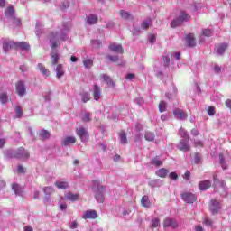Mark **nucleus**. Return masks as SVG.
<instances>
[{
  "label": "nucleus",
  "mask_w": 231,
  "mask_h": 231,
  "mask_svg": "<svg viewBox=\"0 0 231 231\" xmlns=\"http://www.w3.org/2000/svg\"><path fill=\"white\" fill-rule=\"evenodd\" d=\"M6 156L7 158L23 159V158H30V153L28 152V151L24 150V148H19L16 151L8 150L6 152Z\"/></svg>",
  "instance_id": "2"
},
{
  "label": "nucleus",
  "mask_w": 231,
  "mask_h": 231,
  "mask_svg": "<svg viewBox=\"0 0 231 231\" xmlns=\"http://www.w3.org/2000/svg\"><path fill=\"white\" fill-rule=\"evenodd\" d=\"M154 133L152 132H146L145 133V140H147L148 142H152L154 141Z\"/></svg>",
  "instance_id": "43"
},
{
  "label": "nucleus",
  "mask_w": 231,
  "mask_h": 231,
  "mask_svg": "<svg viewBox=\"0 0 231 231\" xmlns=\"http://www.w3.org/2000/svg\"><path fill=\"white\" fill-rule=\"evenodd\" d=\"M101 95H102V89L98 87V85H94V88H93L94 100L96 101L100 100Z\"/></svg>",
  "instance_id": "18"
},
{
  "label": "nucleus",
  "mask_w": 231,
  "mask_h": 231,
  "mask_svg": "<svg viewBox=\"0 0 231 231\" xmlns=\"http://www.w3.org/2000/svg\"><path fill=\"white\" fill-rule=\"evenodd\" d=\"M152 165H155V167H161V165H163V162L158 157L152 159Z\"/></svg>",
  "instance_id": "39"
},
{
  "label": "nucleus",
  "mask_w": 231,
  "mask_h": 231,
  "mask_svg": "<svg viewBox=\"0 0 231 231\" xmlns=\"http://www.w3.org/2000/svg\"><path fill=\"white\" fill-rule=\"evenodd\" d=\"M6 17H14V14H15V10L13 6L8 7L5 12Z\"/></svg>",
  "instance_id": "35"
},
{
  "label": "nucleus",
  "mask_w": 231,
  "mask_h": 231,
  "mask_svg": "<svg viewBox=\"0 0 231 231\" xmlns=\"http://www.w3.org/2000/svg\"><path fill=\"white\" fill-rule=\"evenodd\" d=\"M181 24H183V23L180 21V17L173 20L171 23V28H178V26H181Z\"/></svg>",
  "instance_id": "32"
},
{
  "label": "nucleus",
  "mask_w": 231,
  "mask_h": 231,
  "mask_svg": "<svg viewBox=\"0 0 231 231\" xmlns=\"http://www.w3.org/2000/svg\"><path fill=\"white\" fill-rule=\"evenodd\" d=\"M12 189L16 196H23V188L18 184H13Z\"/></svg>",
  "instance_id": "28"
},
{
  "label": "nucleus",
  "mask_w": 231,
  "mask_h": 231,
  "mask_svg": "<svg viewBox=\"0 0 231 231\" xmlns=\"http://www.w3.org/2000/svg\"><path fill=\"white\" fill-rule=\"evenodd\" d=\"M179 18L180 19L181 23H185V21H190V15L186 14L185 11L180 12Z\"/></svg>",
  "instance_id": "30"
},
{
  "label": "nucleus",
  "mask_w": 231,
  "mask_h": 231,
  "mask_svg": "<svg viewBox=\"0 0 231 231\" xmlns=\"http://www.w3.org/2000/svg\"><path fill=\"white\" fill-rule=\"evenodd\" d=\"M204 224L206 225V226H212V220H210L209 218H205Z\"/></svg>",
  "instance_id": "60"
},
{
  "label": "nucleus",
  "mask_w": 231,
  "mask_h": 231,
  "mask_svg": "<svg viewBox=\"0 0 231 231\" xmlns=\"http://www.w3.org/2000/svg\"><path fill=\"white\" fill-rule=\"evenodd\" d=\"M228 49V44L227 43H220L216 47V51L218 53V55H223L225 51Z\"/></svg>",
  "instance_id": "19"
},
{
  "label": "nucleus",
  "mask_w": 231,
  "mask_h": 231,
  "mask_svg": "<svg viewBox=\"0 0 231 231\" xmlns=\"http://www.w3.org/2000/svg\"><path fill=\"white\" fill-rule=\"evenodd\" d=\"M92 42V46L94 48H100V46H102V42H100V40H94L91 42Z\"/></svg>",
  "instance_id": "49"
},
{
  "label": "nucleus",
  "mask_w": 231,
  "mask_h": 231,
  "mask_svg": "<svg viewBox=\"0 0 231 231\" xmlns=\"http://www.w3.org/2000/svg\"><path fill=\"white\" fill-rule=\"evenodd\" d=\"M37 69L40 70L42 75H43V77H50V70H48V69H46L42 63H39Z\"/></svg>",
  "instance_id": "22"
},
{
  "label": "nucleus",
  "mask_w": 231,
  "mask_h": 231,
  "mask_svg": "<svg viewBox=\"0 0 231 231\" xmlns=\"http://www.w3.org/2000/svg\"><path fill=\"white\" fill-rule=\"evenodd\" d=\"M15 50H23L25 51H28L30 50V43L27 42H15Z\"/></svg>",
  "instance_id": "15"
},
{
  "label": "nucleus",
  "mask_w": 231,
  "mask_h": 231,
  "mask_svg": "<svg viewBox=\"0 0 231 231\" xmlns=\"http://www.w3.org/2000/svg\"><path fill=\"white\" fill-rule=\"evenodd\" d=\"M55 187H57V189H68V187H69V183H68V181L64 180H59L54 183Z\"/></svg>",
  "instance_id": "21"
},
{
  "label": "nucleus",
  "mask_w": 231,
  "mask_h": 231,
  "mask_svg": "<svg viewBox=\"0 0 231 231\" xmlns=\"http://www.w3.org/2000/svg\"><path fill=\"white\" fill-rule=\"evenodd\" d=\"M90 98H91V96L89 95L88 92H84L81 94L82 102H84V103L89 102Z\"/></svg>",
  "instance_id": "38"
},
{
  "label": "nucleus",
  "mask_w": 231,
  "mask_h": 231,
  "mask_svg": "<svg viewBox=\"0 0 231 231\" xmlns=\"http://www.w3.org/2000/svg\"><path fill=\"white\" fill-rule=\"evenodd\" d=\"M202 33L205 37H210V35H212V30L205 29Z\"/></svg>",
  "instance_id": "54"
},
{
  "label": "nucleus",
  "mask_w": 231,
  "mask_h": 231,
  "mask_svg": "<svg viewBox=\"0 0 231 231\" xmlns=\"http://www.w3.org/2000/svg\"><path fill=\"white\" fill-rule=\"evenodd\" d=\"M75 142H77V139L75 138V136H67L62 139L61 145L63 147H68V145H71L75 143Z\"/></svg>",
  "instance_id": "14"
},
{
  "label": "nucleus",
  "mask_w": 231,
  "mask_h": 231,
  "mask_svg": "<svg viewBox=\"0 0 231 231\" xmlns=\"http://www.w3.org/2000/svg\"><path fill=\"white\" fill-rule=\"evenodd\" d=\"M51 59H59V51H52L51 53Z\"/></svg>",
  "instance_id": "58"
},
{
  "label": "nucleus",
  "mask_w": 231,
  "mask_h": 231,
  "mask_svg": "<svg viewBox=\"0 0 231 231\" xmlns=\"http://www.w3.org/2000/svg\"><path fill=\"white\" fill-rule=\"evenodd\" d=\"M79 198H80V195H79V193L73 194L72 192H69L66 196V199L69 201H72V202L79 201Z\"/></svg>",
  "instance_id": "24"
},
{
  "label": "nucleus",
  "mask_w": 231,
  "mask_h": 231,
  "mask_svg": "<svg viewBox=\"0 0 231 231\" xmlns=\"http://www.w3.org/2000/svg\"><path fill=\"white\" fill-rule=\"evenodd\" d=\"M209 210L213 216L219 214V210H221V204H219V202H217L216 199H212L210 202Z\"/></svg>",
  "instance_id": "7"
},
{
  "label": "nucleus",
  "mask_w": 231,
  "mask_h": 231,
  "mask_svg": "<svg viewBox=\"0 0 231 231\" xmlns=\"http://www.w3.org/2000/svg\"><path fill=\"white\" fill-rule=\"evenodd\" d=\"M152 187H162V185H163V180L157 179V180H153L151 182Z\"/></svg>",
  "instance_id": "41"
},
{
  "label": "nucleus",
  "mask_w": 231,
  "mask_h": 231,
  "mask_svg": "<svg viewBox=\"0 0 231 231\" xmlns=\"http://www.w3.org/2000/svg\"><path fill=\"white\" fill-rule=\"evenodd\" d=\"M15 114H16V118H21L23 116V109L21 108V106L15 107Z\"/></svg>",
  "instance_id": "48"
},
{
  "label": "nucleus",
  "mask_w": 231,
  "mask_h": 231,
  "mask_svg": "<svg viewBox=\"0 0 231 231\" xmlns=\"http://www.w3.org/2000/svg\"><path fill=\"white\" fill-rule=\"evenodd\" d=\"M210 187H212V181H210V180H206L199 183V190H207L210 189Z\"/></svg>",
  "instance_id": "17"
},
{
  "label": "nucleus",
  "mask_w": 231,
  "mask_h": 231,
  "mask_svg": "<svg viewBox=\"0 0 231 231\" xmlns=\"http://www.w3.org/2000/svg\"><path fill=\"white\" fill-rule=\"evenodd\" d=\"M219 160H220V165L222 169H228V166L226 165V162H225V155L223 153L219 154Z\"/></svg>",
  "instance_id": "37"
},
{
  "label": "nucleus",
  "mask_w": 231,
  "mask_h": 231,
  "mask_svg": "<svg viewBox=\"0 0 231 231\" xmlns=\"http://www.w3.org/2000/svg\"><path fill=\"white\" fill-rule=\"evenodd\" d=\"M59 207H60V210L64 211V210H66V208H68V204L62 203L61 201H60Z\"/></svg>",
  "instance_id": "56"
},
{
  "label": "nucleus",
  "mask_w": 231,
  "mask_h": 231,
  "mask_svg": "<svg viewBox=\"0 0 231 231\" xmlns=\"http://www.w3.org/2000/svg\"><path fill=\"white\" fill-rule=\"evenodd\" d=\"M160 226V219L154 218L152 222V228H158Z\"/></svg>",
  "instance_id": "50"
},
{
  "label": "nucleus",
  "mask_w": 231,
  "mask_h": 231,
  "mask_svg": "<svg viewBox=\"0 0 231 231\" xmlns=\"http://www.w3.org/2000/svg\"><path fill=\"white\" fill-rule=\"evenodd\" d=\"M109 50L114 51V53H124V48L120 44H111Z\"/></svg>",
  "instance_id": "20"
},
{
  "label": "nucleus",
  "mask_w": 231,
  "mask_h": 231,
  "mask_svg": "<svg viewBox=\"0 0 231 231\" xmlns=\"http://www.w3.org/2000/svg\"><path fill=\"white\" fill-rule=\"evenodd\" d=\"M87 23L88 24H97L98 23V16L95 14H90L87 19Z\"/></svg>",
  "instance_id": "27"
},
{
  "label": "nucleus",
  "mask_w": 231,
  "mask_h": 231,
  "mask_svg": "<svg viewBox=\"0 0 231 231\" xmlns=\"http://www.w3.org/2000/svg\"><path fill=\"white\" fill-rule=\"evenodd\" d=\"M43 192L45 196H51V194H53V192H55V189H53V187L49 186L43 188Z\"/></svg>",
  "instance_id": "34"
},
{
  "label": "nucleus",
  "mask_w": 231,
  "mask_h": 231,
  "mask_svg": "<svg viewBox=\"0 0 231 231\" xmlns=\"http://www.w3.org/2000/svg\"><path fill=\"white\" fill-rule=\"evenodd\" d=\"M119 14H120L122 19L127 20V19L131 18V14H129V12H125V11L122 10L119 12Z\"/></svg>",
  "instance_id": "45"
},
{
  "label": "nucleus",
  "mask_w": 231,
  "mask_h": 231,
  "mask_svg": "<svg viewBox=\"0 0 231 231\" xmlns=\"http://www.w3.org/2000/svg\"><path fill=\"white\" fill-rule=\"evenodd\" d=\"M17 172H18V174H24L26 172V171L24 170V168L22 165H18Z\"/></svg>",
  "instance_id": "57"
},
{
  "label": "nucleus",
  "mask_w": 231,
  "mask_h": 231,
  "mask_svg": "<svg viewBox=\"0 0 231 231\" xmlns=\"http://www.w3.org/2000/svg\"><path fill=\"white\" fill-rule=\"evenodd\" d=\"M213 69H214L215 73H217V75H219V73H221L222 68H221V66L215 64L213 67Z\"/></svg>",
  "instance_id": "53"
},
{
  "label": "nucleus",
  "mask_w": 231,
  "mask_h": 231,
  "mask_svg": "<svg viewBox=\"0 0 231 231\" xmlns=\"http://www.w3.org/2000/svg\"><path fill=\"white\" fill-rule=\"evenodd\" d=\"M80 118H81L82 122H85V123L91 122V113H89L88 111L82 112Z\"/></svg>",
  "instance_id": "25"
},
{
  "label": "nucleus",
  "mask_w": 231,
  "mask_h": 231,
  "mask_svg": "<svg viewBox=\"0 0 231 231\" xmlns=\"http://www.w3.org/2000/svg\"><path fill=\"white\" fill-rule=\"evenodd\" d=\"M85 68H91L93 66V60L87 59L83 61Z\"/></svg>",
  "instance_id": "46"
},
{
  "label": "nucleus",
  "mask_w": 231,
  "mask_h": 231,
  "mask_svg": "<svg viewBox=\"0 0 231 231\" xmlns=\"http://www.w3.org/2000/svg\"><path fill=\"white\" fill-rule=\"evenodd\" d=\"M101 78L105 82H106L107 86H109L110 88H115V82H113V79H111L108 75L103 74Z\"/></svg>",
  "instance_id": "26"
},
{
  "label": "nucleus",
  "mask_w": 231,
  "mask_h": 231,
  "mask_svg": "<svg viewBox=\"0 0 231 231\" xmlns=\"http://www.w3.org/2000/svg\"><path fill=\"white\" fill-rule=\"evenodd\" d=\"M141 204L145 208H149V207H151V200H149V197L146 195L143 196L141 199Z\"/></svg>",
  "instance_id": "29"
},
{
  "label": "nucleus",
  "mask_w": 231,
  "mask_h": 231,
  "mask_svg": "<svg viewBox=\"0 0 231 231\" xmlns=\"http://www.w3.org/2000/svg\"><path fill=\"white\" fill-rule=\"evenodd\" d=\"M3 50L6 53L10 50H15V42L14 41H5L3 43Z\"/></svg>",
  "instance_id": "12"
},
{
  "label": "nucleus",
  "mask_w": 231,
  "mask_h": 231,
  "mask_svg": "<svg viewBox=\"0 0 231 231\" xmlns=\"http://www.w3.org/2000/svg\"><path fill=\"white\" fill-rule=\"evenodd\" d=\"M92 190L95 192V198L98 203H104V192L106 187L100 186L99 180H92Z\"/></svg>",
  "instance_id": "1"
},
{
  "label": "nucleus",
  "mask_w": 231,
  "mask_h": 231,
  "mask_svg": "<svg viewBox=\"0 0 231 231\" xmlns=\"http://www.w3.org/2000/svg\"><path fill=\"white\" fill-rule=\"evenodd\" d=\"M121 143H127V135L125 132H121L119 134Z\"/></svg>",
  "instance_id": "44"
},
{
  "label": "nucleus",
  "mask_w": 231,
  "mask_h": 231,
  "mask_svg": "<svg viewBox=\"0 0 231 231\" xmlns=\"http://www.w3.org/2000/svg\"><path fill=\"white\" fill-rule=\"evenodd\" d=\"M40 136H41L42 140H48V138H50V132H48L46 130H42L40 132Z\"/></svg>",
  "instance_id": "42"
},
{
  "label": "nucleus",
  "mask_w": 231,
  "mask_h": 231,
  "mask_svg": "<svg viewBox=\"0 0 231 231\" xmlns=\"http://www.w3.org/2000/svg\"><path fill=\"white\" fill-rule=\"evenodd\" d=\"M57 62H59L58 59L52 60V66H54L57 79H62V77H64V67L62 64L57 65Z\"/></svg>",
  "instance_id": "4"
},
{
  "label": "nucleus",
  "mask_w": 231,
  "mask_h": 231,
  "mask_svg": "<svg viewBox=\"0 0 231 231\" xmlns=\"http://www.w3.org/2000/svg\"><path fill=\"white\" fill-rule=\"evenodd\" d=\"M173 116L177 120H187V116H188L187 112L180 108H176L173 111Z\"/></svg>",
  "instance_id": "11"
},
{
  "label": "nucleus",
  "mask_w": 231,
  "mask_h": 231,
  "mask_svg": "<svg viewBox=\"0 0 231 231\" xmlns=\"http://www.w3.org/2000/svg\"><path fill=\"white\" fill-rule=\"evenodd\" d=\"M195 231H205V229H203V226H201V225H198L195 226Z\"/></svg>",
  "instance_id": "63"
},
{
  "label": "nucleus",
  "mask_w": 231,
  "mask_h": 231,
  "mask_svg": "<svg viewBox=\"0 0 231 231\" xmlns=\"http://www.w3.org/2000/svg\"><path fill=\"white\" fill-rule=\"evenodd\" d=\"M160 113H165L167 111V103L165 101H161L159 104Z\"/></svg>",
  "instance_id": "36"
},
{
  "label": "nucleus",
  "mask_w": 231,
  "mask_h": 231,
  "mask_svg": "<svg viewBox=\"0 0 231 231\" xmlns=\"http://www.w3.org/2000/svg\"><path fill=\"white\" fill-rule=\"evenodd\" d=\"M180 151H183V152H187L190 151V144H189V138L181 139L180 142L177 145Z\"/></svg>",
  "instance_id": "6"
},
{
  "label": "nucleus",
  "mask_w": 231,
  "mask_h": 231,
  "mask_svg": "<svg viewBox=\"0 0 231 231\" xmlns=\"http://www.w3.org/2000/svg\"><path fill=\"white\" fill-rule=\"evenodd\" d=\"M164 227L177 228L178 222L174 218H166L163 222Z\"/></svg>",
  "instance_id": "13"
},
{
  "label": "nucleus",
  "mask_w": 231,
  "mask_h": 231,
  "mask_svg": "<svg viewBox=\"0 0 231 231\" xmlns=\"http://www.w3.org/2000/svg\"><path fill=\"white\" fill-rule=\"evenodd\" d=\"M182 199L185 201V203H194L198 199L195 194L191 192H184L181 194Z\"/></svg>",
  "instance_id": "9"
},
{
  "label": "nucleus",
  "mask_w": 231,
  "mask_h": 231,
  "mask_svg": "<svg viewBox=\"0 0 231 231\" xmlns=\"http://www.w3.org/2000/svg\"><path fill=\"white\" fill-rule=\"evenodd\" d=\"M156 176L159 178H167V175L169 174V170L165 168L159 169L155 171Z\"/></svg>",
  "instance_id": "23"
},
{
  "label": "nucleus",
  "mask_w": 231,
  "mask_h": 231,
  "mask_svg": "<svg viewBox=\"0 0 231 231\" xmlns=\"http://www.w3.org/2000/svg\"><path fill=\"white\" fill-rule=\"evenodd\" d=\"M208 115H209V116H214V115H216V109L214 106H209L208 108Z\"/></svg>",
  "instance_id": "51"
},
{
  "label": "nucleus",
  "mask_w": 231,
  "mask_h": 231,
  "mask_svg": "<svg viewBox=\"0 0 231 231\" xmlns=\"http://www.w3.org/2000/svg\"><path fill=\"white\" fill-rule=\"evenodd\" d=\"M152 24V21L151 19H148L144 22L142 23L141 27L143 28V30H149V27Z\"/></svg>",
  "instance_id": "40"
},
{
  "label": "nucleus",
  "mask_w": 231,
  "mask_h": 231,
  "mask_svg": "<svg viewBox=\"0 0 231 231\" xmlns=\"http://www.w3.org/2000/svg\"><path fill=\"white\" fill-rule=\"evenodd\" d=\"M60 6H61L63 9L69 8V2H68L67 0H62V1L60 2Z\"/></svg>",
  "instance_id": "52"
},
{
  "label": "nucleus",
  "mask_w": 231,
  "mask_h": 231,
  "mask_svg": "<svg viewBox=\"0 0 231 231\" xmlns=\"http://www.w3.org/2000/svg\"><path fill=\"white\" fill-rule=\"evenodd\" d=\"M179 134L181 136V138L185 139V138H189V134H187V131H185V129L180 128L179 130Z\"/></svg>",
  "instance_id": "47"
},
{
  "label": "nucleus",
  "mask_w": 231,
  "mask_h": 231,
  "mask_svg": "<svg viewBox=\"0 0 231 231\" xmlns=\"http://www.w3.org/2000/svg\"><path fill=\"white\" fill-rule=\"evenodd\" d=\"M0 102L1 104H6V102H8V94L0 92Z\"/></svg>",
  "instance_id": "33"
},
{
  "label": "nucleus",
  "mask_w": 231,
  "mask_h": 231,
  "mask_svg": "<svg viewBox=\"0 0 231 231\" xmlns=\"http://www.w3.org/2000/svg\"><path fill=\"white\" fill-rule=\"evenodd\" d=\"M169 178H171V180H178V174L176 172H171L169 174Z\"/></svg>",
  "instance_id": "59"
},
{
  "label": "nucleus",
  "mask_w": 231,
  "mask_h": 231,
  "mask_svg": "<svg viewBox=\"0 0 231 231\" xmlns=\"http://www.w3.org/2000/svg\"><path fill=\"white\" fill-rule=\"evenodd\" d=\"M97 217H98V213L95 209L86 210L82 215V219H97Z\"/></svg>",
  "instance_id": "8"
},
{
  "label": "nucleus",
  "mask_w": 231,
  "mask_h": 231,
  "mask_svg": "<svg viewBox=\"0 0 231 231\" xmlns=\"http://www.w3.org/2000/svg\"><path fill=\"white\" fill-rule=\"evenodd\" d=\"M16 93L19 97H24L26 95V85L23 81H18L15 83Z\"/></svg>",
  "instance_id": "5"
},
{
  "label": "nucleus",
  "mask_w": 231,
  "mask_h": 231,
  "mask_svg": "<svg viewBox=\"0 0 231 231\" xmlns=\"http://www.w3.org/2000/svg\"><path fill=\"white\" fill-rule=\"evenodd\" d=\"M226 106L228 107V109H231V99L226 101Z\"/></svg>",
  "instance_id": "64"
},
{
  "label": "nucleus",
  "mask_w": 231,
  "mask_h": 231,
  "mask_svg": "<svg viewBox=\"0 0 231 231\" xmlns=\"http://www.w3.org/2000/svg\"><path fill=\"white\" fill-rule=\"evenodd\" d=\"M134 77H135L134 74L129 73L125 76V79L126 80H134Z\"/></svg>",
  "instance_id": "61"
},
{
  "label": "nucleus",
  "mask_w": 231,
  "mask_h": 231,
  "mask_svg": "<svg viewBox=\"0 0 231 231\" xmlns=\"http://www.w3.org/2000/svg\"><path fill=\"white\" fill-rule=\"evenodd\" d=\"M187 46L189 48H194L196 46V37L194 33H189L184 37Z\"/></svg>",
  "instance_id": "10"
},
{
  "label": "nucleus",
  "mask_w": 231,
  "mask_h": 231,
  "mask_svg": "<svg viewBox=\"0 0 231 231\" xmlns=\"http://www.w3.org/2000/svg\"><path fill=\"white\" fill-rule=\"evenodd\" d=\"M50 42H51V50H55V48H59V42L57 41V32H51L50 34Z\"/></svg>",
  "instance_id": "16"
},
{
  "label": "nucleus",
  "mask_w": 231,
  "mask_h": 231,
  "mask_svg": "<svg viewBox=\"0 0 231 231\" xmlns=\"http://www.w3.org/2000/svg\"><path fill=\"white\" fill-rule=\"evenodd\" d=\"M133 210V204H129L122 209L123 216H129Z\"/></svg>",
  "instance_id": "31"
},
{
  "label": "nucleus",
  "mask_w": 231,
  "mask_h": 231,
  "mask_svg": "<svg viewBox=\"0 0 231 231\" xmlns=\"http://www.w3.org/2000/svg\"><path fill=\"white\" fill-rule=\"evenodd\" d=\"M76 134L80 138V141L83 142V143H86V142L89 140V134L88 133V129L82 126L76 129Z\"/></svg>",
  "instance_id": "3"
},
{
  "label": "nucleus",
  "mask_w": 231,
  "mask_h": 231,
  "mask_svg": "<svg viewBox=\"0 0 231 231\" xmlns=\"http://www.w3.org/2000/svg\"><path fill=\"white\" fill-rule=\"evenodd\" d=\"M70 228L71 230H75V228H77L79 226V223L77 222V220H74L72 222H70Z\"/></svg>",
  "instance_id": "55"
},
{
  "label": "nucleus",
  "mask_w": 231,
  "mask_h": 231,
  "mask_svg": "<svg viewBox=\"0 0 231 231\" xmlns=\"http://www.w3.org/2000/svg\"><path fill=\"white\" fill-rule=\"evenodd\" d=\"M184 180H190V171H187L183 175Z\"/></svg>",
  "instance_id": "62"
}]
</instances>
